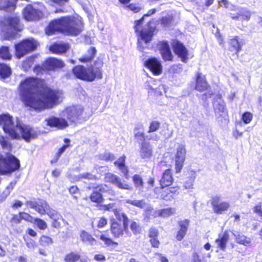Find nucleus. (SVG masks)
I'll use <instances>...</instances> for the list:
<instances>
[{"instance_id": "2f4dec72", "label": "nucleus", "mask_w": 262, "mask_h": 262, "mask_svg": "<svg viewBox=\"0 0 262 262\" xmlns=\"http://www.w3.org/2000/svg\"><path fill=\"white\" fill-rule=\"evenodd\" d=\"M25 42H20L15 45V55L18 58H20L25 56L27 53H29V51H26Z\"/></svg>"}, {"instance_id": "3c124183", "label": "nucleus", "mask_w": 262, "mask_h": 262, "mask_svg": "<svg viewBox=\"0 0 262 262\" xmlns=\"http://www.w3.org/2000/svg\"><path fill=\"white\" fill-rule=\"evenodd\" d=\"M39 242L40 245L43 246H49L52 244V239L48 236L42 235L41 236Z\"/></svg>"}, {"instance_id": "69168bd1", "label": "nucleus", "mask_w": 262, "mask_h": 262, "mask_svg": "<svg viewBox=\"0 0 262 262\" xmlns=\"http://www.w3.org/2000/svg\"><path fill=\"white\" fill-rule=\"evenodd\" d=\"M81 178L87 179L88 180H95L96 177L90 173H85L81 175Z\"/></svg>"}, {"instance_id": "f257e3e1", "label": "nucleus", "mask_w": 262, "mask_h": 262, "mask_svg": "<svg viewBox=\"0 0 262 262\" xmlns=\"http://www.w3.org/2000/svg\"><path fill=\"white\" fill-rule=\"evenodd\" d=\"M19 92L21 100L30 108L41 111L56 105L62 97L60 91L53 90L43 85V81L29 77L20 82Z\"/></svg>"}, {"instance_id": "58836bf2", "label": "nucleus", "mask_w": 262, "mask_h": 262, "mask_svg": "<svg viewBox=\"0 0 262 262\" xmlns=\"http://www.w3.org/2000/svg\"><path fill=\"white\" fill-rule=\"evenodd\" d=\"M80 257L79 254L75 252H71L65 256L64 259L66 262H77Z\"/></svg>"}, {"instance_id": "ddd939ff", "label": "nucleus", "mask_w": 262, "mask_h": 262, "mask_svg": "<svg viewBox=\"0 0 262 262\" xmlns=\"http://www.w3.org/2000/svg\"><path fill=\"white\" fill-rule=\"evenodd\" d=\"M186 149L184 145H179L177 147L175 157V166L176 172H180L185 159Z\"/></svg>"}, {"instance_id": "f3484780", "label": "nucleus", "mask_w": 262, "mask_h": 262, "mask_svg": "<svg viewBox=\"0 0 262 262\" xmlns=\"http://www.w3.org/2000/svg\"><path fill=\"white\" fill-rule=\"evenodd\" d=\"M115 204H109L104 206V208L108 211L112 210L115 216L120 221L123 222V226L125 229L128 226V219L126 215L122 212L120 209L115 208Z\"/></svg>"}, {"instance_id": "4be33fe9", "label": "nucleus", "mask_w": 262, "mask_h": 262, "mask_svg": "<svg viewBox=\"0 0 262 262\" xmlns=\"http://www.w3.org/2000/svg\"><path fill=\"white\" fill-rule=\"evenodd\" d=\"M140 155L143 159H149L152 155V148L151 145L147 142H143L141 144Z\"/></svg>"}, {"instance_id": "f03ea898", "label": "nucleus", "mask_w": 262, "mask_h": 262, "mask_svg": "<svg viewBox=\"0 0 262 262\" xmlns=\"http://www.w3.org/2000/svg\"><path fill=\"white\" fill-rule=\"evenodd\" d=\"M12 116L9 114L0 115V127L4 132L12 139H24L27 142L36 138L38 135L36 129L16 121V124L13 121Z\"/></svg>"}, {"instance_id": "37998d69", "label": "nucleus", "mask_w": 262, "mask_h": 262, "mask_svg": "<svg viewBox=\"0 0 262 262\" xmlns=\"http://www.w3.org/2000/svg\"><path fill=\"white\" fill-rule=\"evenodd\" d=\"M230 45L234 48L237 52H239L241 49L242 45L238 40V37L235 36L232 39H230L229 42Z\"/></svg>"}, {"instance_id": "13d9d810", "label": "nucleus", "mask_w": 262, "mask_h": 262, "mask_svg": "<svg viewBox=\"0 0 262 262\" xmlns=\"http://www.w3.org/2000/svg\"><path fill=\"white\" fill-rule=\"evenodd\" d=\"M33 60L34 58L31 57L24 61L22 64L23 68L27 71L32 66Z\"/></svg>"}, {"instance_id": "2eb2a0df", "label": "nucleus", "mask_w": 262, "mask_h": 262, "mask_svg": "<svg viewBox=\"0 0 262 262\" xmlns=\"http://www.w3.org/2000/svg\"><path fill=\"white\" fill-rule=\"evenodd\" d=\"M172 46L174 53L181 58V61L187 62L188 60V52L186 48L178 41H174Z\"/></svg>"}, {"instance_id": "338daca9", "label": "nucleus", "mask_w": 262, "mask_h": 262, "mask_svg": "<svg viewBox=\"0 0 262 262\" xmlns=\"http://www.w3.org/2000/svg\"><path fill=\"white\" fill-rule=\"evenodd\" d=\"M192 262H203L200 256L196 252H193L192 255Z\"/></svg>"}, {"instance_id": "dca6fc26", "label": "nucleus", "mask_w": 262, "mask_h": 262, "mask_svg": "<svg viewBox=\"0 0 262 262\" xmlns=\"http://www.w3.org/2000/svg\"><path fill=\"white\" fill-rule=\"evenodd\" d=\"M176 212L174 208H167L159 210H155L150 207H148L147 210V214L148 215H151L154 217L161 216L163 217H167L174 214Z\"/></svg>"}, {"instance_id": "49530a36", "label": "nucleus", "mask_w": 262, "mask_h": 262, "mask_svg": "<svg viewBox=\"0 0 262 262\" xmlns=\"http://www.w3.org/2000/svg\"><path fill=\"white\" fill-rule=\"evenodd\" d=\"M46 214H47L53 220H62V216L56 210L51 208L50 207L48 209Z\"/></svg>"}, {"instance_id": "9b49d317", "label": "nucleus", "mask_w": 262, "mask_h": 262, "mask_svg": "<svg viewBox=\"0 0 262 262\" xmlns=\"http://www.w3.org/2000/svg\"><path fill=\"white\" fill-rule=\"evenodd\" d=\"M211 205L213 211L217 214H222L224 211H227L230 207L228 202L222 201L218 196L212 198Z\"/></svg>"}, {"instance_id": "c85d7f7f", "label": "nucleus", "mask_w": 262, "mask_h": 262, "mask_svg": "<svg viewBox=\"0 0 262 262\" xmlns=\"http://www.w3.org/2000/svg\"><path fill=\"white\" fill-rule=\"evenodd\" d=\"M80 240L85 244L91 246L96 244V239L88 232L84 230H82L80 233Z\"/></svg>"}, {"instance_id": "1a4fd4ad", "label": "nucleus", "mask_w": 262, "mask_h": 262, "mask_svg": "<svg viewBox=\"0 0 262 262\" xmlns=\"http://www.w3.org/2000/svg\"><path fill=\"white\" fill-rule=\"evenodd\" d=\"M106 185H100L96 187H94L95 189L93 191V193L90 195L91 200L95 203H99L102 202L103 198L101 193L106 192L108 194H111L113 196L115 195V191L112 189L107 190L106 189Z\"/></svg>"}, {"instance_id": "f8f14e48", "label": "nucleus", "mask_w": 262, "mask_h": 262, "mask_svg": "<svg viewBox=\"0 0 262 262\" xmlns=\"http://www.w3.org/2000/svg\"><path fill=\"white\" fill-rule=\"evenodd\" d=\"M145 67L148 69L154 75H160L163 70V67L159 60L156 58H151L145 62Z\"/></svg>"}, {"instance_id": "c9c22d12", "label": "nucleus", "mask_w": 262, "mask_h": 262, "mask_svg": "<svg viewBox=\"0 0 262 262\" xmlns=\"http://www.w3.org/2000/svg\"><path fill=\"white\" fill-rule=\"evenodd\" d=\"M233 234L235 237L237 243L244 245L246 246H248L251 243V240L250 238L247 237L242 234H239L238 232L233 233Z\"/></svg>"}, {"instance_id": "a18cd8bd", "label": "nucleus", "mask_w": 262, "mask_h": 262, "mask_svg": "<svg viewBox=\"0 0 262 262\" xmlns=\"http://www.w3.org/2000/svg\"><path fill=\"white\" fill-rule=\"evenodd\" d=\"M64 141L66 144L63 145L59 149L58 152L55 155V159L54 160H52V163L53 162H56L58 160L61 154L65 151L66 148L69 146V143L70 142L69 139H65Z\"/></svg>"}, {"instance_id": "79ce46f5", "label": "nucleus", "mask_w": 262, "mask_h": 262, "mask_svg": "<svg viewBox=\"0 0 262 262\" xmlns=\"http://www.w3.org/2000/svg\"><path fill=\"white\" fill-rule=\"evenodd\" d=\"M96 49L94 47H91L88 51V55L79 59L82 62H86L91 61L94 57L96 54Z\"/></svg>"}, {"instance_id": "b1692460", "label": "nucleus", "mask_w": 262, "mask_h": 262, "mask_svg": "<svg viewBox=\"0 0 262 262\" xmlns=\"http://www.w3.org/2000/svg\"><path fill=\"white\" fill-rule=\"evenodd\" d=\"M172 173L170 169H166L163 173L160 182L162 187H165L171 185L173 182Z\"/></svg>"}, {"instance_id": "412c9836", "label": "nucleus", "mask_w": 262, "mask_h": 262, "mask_svg": "<svg viewBox=\"0 0 262 262\" xmlns=\"http://www.w3.org/2000/svg\"><path fill=\"white\" fill-rule=\"evenodd\" d=\"M160 53L165 61H171L173 56L167 42H162L160 45Z\"/></svg>"}, {"instance_id": "aec40b11", "label": "nucleus", "mask_w": 262, "mask_h": 262, "mask_svg": "<svg viewBox=\"0 0 262 262\" xmlns=\"http://www.w3.org/2000/svg\"><path fill=\"white\" fill-rule=\"evenodd\" d=\"M45 121L48 126L59 129H63L68 126V122L63 118L52 116L46 119Z\"/></svg>"}, {"instance_id": "603ef678", "label": "nucleus", "mask_w": 262, "mask_h": 262, "mask_svg": "<svg viewBox=\"0 0 262 262\" xmlns=\"http://www.w3.org/2000/svg\"><path fill=\"white\" fill-rule=\"evenodd\" d=\"M41 230H45L47 227V224L45 221L39 219H34L33 222Z\"/></svg>"}, {"instance_id": "7ed1b4c3", "label": "nucleus", "mask_w": 262, "mask_h": 262, "mask_svg": "<svg viewBox=\"0 0 262 262\" xmlns=\"http://www.w3.org/2000/svg\"><path fill=\"white\" fill-rule=\"evenodd\" d=\"M83 27L81 18L62 17L50 23L46 29V33L49 35H53L57 32L67 35L77 36L82 32Z\"/></svg>"}, {"instance_id": "8fccbe9b", "label": "nucleus", "mask_w": 262, "mask_h": 262, "mask_svg": "<svg viewBox=\"0 0 262 262\" xmlns=\"http://www.w3.org/2000/svg\"><path fill=\"white\" fill-rule=\"evenodd\" d=\"M126 202L127 203L130 204L134 206L138 207L141 208H143L146 207V204L144 202L143 200H127L126 201Z\"/></svg>"}, {"instance_id": "c03bdc74", "label": "nucleus", "mask_w": 262, "mask_h": 262, "mask_svg": "<svg viewBox=\"0 0 262 262\" xmlns=\"http://www.w3.org/2000/svg\"><path fill=\"white\" fill-rule=\"evenodd\" d=\"M64 141L66 144L63 145L59 149L58 152L55 155V159L54 160H52V163L53 162H56L58 160L61 154L65 151L66 148L69 146V143L70 142L69 139H65Z\"/></svg>"}, {"instance_id": "774afa93", "label": "nucleus", "mask_w": 262, "mask_h": 262, "mask_svg": "<svg viewBox=\"0 0 262 262\" xmlns=\"http://www.w3.org/2000/svg\"><path fill=\"white\" fill-rule=\"evenodd\" d=\"M158 231L156 228H151L149 230V235L151 238L156 237L158 236Z\"/></svg>"}, {"instance_id": "5701e85b", "label": "nucleus", "mask_w": 262, "mask_h": 262, "mask_svg": "<svg viewBox=\"0 0 262 262\" xmlns=\"http://www.w3.org/2000/svg\"><path fill=\"white\" fill-rule=\"evenodd\" d=\"M63 62L59 59L54 58L48 59L44 64L45 67L49 70H53L56 68L63 67Z\"/></svg>"}, {"instance_id": "4c0bfd02", "label": "nucleus", "mask_w": 262, "mask_h": 262, "mask_svg": "<svg viewBox=\"0 0 262 262\" xmlns=\"http://www.w3.org/2000/svg\"><path fill=\"white\" fill-rule=\"evenodd\" d=\"M134 132L135 138L138 141H143L145 139L143 129L141 126L136 127Z\"/></svg>"}, {"instance_id": "864d4df0", "label": "nucleus", "mask_w": 262, "mask_h": 262, "mask_svg": "<svg viewBox=\"0 0 262 262\" xmlns=\"http://www.w3.org/2000/svg\"><path fill=\"white\" fill-rule=\"evenodd\" d=\"M253 211L262 220V204L261 203H259L254 206Z\"/></svg>"}, {"instance_id": "20e7f679", "label": "nucleus", "mask_w": 262, "mask_h": 262, "mask_svg": "<svg viewBox=\"0 0 262 262\" xmlns=\"http://www.w3.org/2000/svg\"><path fill=\"white\" fill-rule=\"evenodd\" d=\"M0 144L4 150L9 152L12 145L3 136L0 135ZM19 161L13 155L7 152L5 155H0V175H7L18 169Z\"/></svg>"}, {"instance_id": "f704fd0d", "label": "nucleus", "mask_w": 262, "mask_h": 262, "mask_svg": "<svg viewBox=\"0 0 262 262\" xmlns=\"http://www.w3.org/2000/svg\"><path fill=\"white\" fill-rule=\"evenodd\" d=\"M17 0H0V10L8 9L9 10L14 9L15 3Z\"/></svg>"}, {"instance_id": "393cba45", "label": "nucleus", "mask_w": 262, "mask_h": 262, "mask_svg": "<svg viewBox=\"0 0 262 262\" xmlns=\"http://www.w3.org/2000/svg\"><path fill=\"white\" fill-rule=\"evenodd\" d=\"M229 239V235L228 231H225L222 234L219 235V238L215 240V242L218 247L222 250H225Z\"/></svg>"}, {"instance_id": "c756f323", "label": "nucleus", "mask_w": 262, "mask_h": 262, "mask_svg": "<svg viewBox=\"0 0 262 262\" xmlns=\"http://www.w3.org/2000/svg\"><path fill=\"white\" fill-rule=\"evenodd\" d=\"M123 229L121 225L118 224L116 222H114L112 224L111 226V232L112 234L114 235L115 237H119L120 236H122L123 234V231H126L127 229V227L125 230L124 226Z\"/></svg>"}, {"instance_id": "4d7b16f0", "label": "nucleus", "mask_w": 262, "mask_h": 262, "mask_svg": "<svg viewBox=\"0 0 262 262\" xmlns=\"http://www.w3.org/2000/svg\"><path fill=\"white\" fill-rule=\"evenodd\" d=\"M253 118V115L250 112H245L242 115V120L245 124H249Z\"/></svg>"}, {"instance_id": "5fc2aeb1", "label": "nucleus", "mask_w": 262, "mask_h": 262, "mask_svg": "<svg viewBox=\"0 0 262 262\" xmlns=\"http://www.w3.org/2000/svg\"><path fill=\"white\" fill-rule=\"evenodd\" d=\"M133 181L135 184V187L139 188H142L143 180L140 176L135 174L133 177Z\"/></svg>"}, {"instance_id": "6e6d98bb", "label": "nucleus", "mask_w": 262, "mask_h": 262, "mask_svg": "<svg viewBox=\"0 0 262 262\" xmlns=\"http://www.w3.org/2000/svg\"><path fill=\"white\" fill-rule=\"evenodd\" d=\"M160 123L158 121H152L151 122L148 133H152L157 131L160 127Z\"/></svg>"}, {"instance_id": "0eeeda50", "label": "nucleus", "mask_w": 262, "mask_h": 262, "mask_svg": "<svg viewBox=\"0 0 262 262\" xmlns=\"http://www.w3.org/2000/svg\"><path fill=\"white\" fill-rule=\"evenodd\" d=\"M73 73L77 78L87 81H92L96 77L101 78V73L99 70L94 72L91 69H86L82 66L75 67Z\"/></svg>"}, {"instance_id": "bb28decb", "label": "nucleus", "mask_w": 262, "mask_h": 262, "mask_svg": "<svg viewBox=\"0 0 262 262\" xmlns=\"http://www.w3.org/2000/svg\"><path fill=\"white\" fill-rule=\"evenodd\" d=\"M125 160V157L123 156L120 157L117 161H116L115 162V164L121 171V172L124 177L126 179H128V170L127 167L124 165Z\"/></svg>"}, {"instance_id": "e2e57ef3", "label": "nucleus", "mask_w": 262, "mask_h": 262, "mask_svg": "<svg viewBox=\"0 0 262 262\" xmlns=\"http://www.w3.org/2000/svg\"><path fill=\"white\" fill-rule=\"evenodd\" d=\"M126 8L130 10L131 11H133L135 13H137L139 12L141 10V8L139 6L133 4H131L128 6H127Z\"/></svg>"}, {"instance_id": "052dcab7", "label": "nucleus", "mask_w": 262, "mask_h": 262, "mask_svg": "<svg viewBox=\"0 0 262 262\" xmlns=\"http://www.w3.org/2000/svg\"><path fill=\"white\" fill-rule=\"evenodd\" d=\"M103 66V62L101 60H98L95 61L94 63V66L92 68H90L91 70H93L94 72H96L97 71H99L101 72V68ZM102 74V73H101Z\"/></svg>"}, {"instance_id": "6e6552de", "label": "nucleus", "mask_w": 262, "mask_h": 262, "mask_svg": "<svg viewBox=\"0 0 262 262\" xmlns=\"http://www.w3.org/2000/svg\"><path fill=\"white\" fill-rule=\"evenodd\" d=\"M83 111V108L80 105L72 106L67 108L61 115L62 117L67 118L71 122H75L78 120Z\"/></svg>"}, {"instance_id": "39448f33", "label": "nucleus", "mask_w": 262, "mask_h": 262, "mask_svg": "<svg viewBox=\"0 0 262 262\" xmlns=\"http://www.w3.org/2000/svg\"><path fill=\"white\" fill-rule=\"evenodd\" d=\"M156 12L155 9H151L146 14H144L142 18L135 22L134 28L138 36V48L140 51H142L144 49L142 42L145 43L149 42L152 39L154 32L156 29L155 26H151V22L144 25V17L149 16L155 14Z\"/></svg>"}, {"instance_id": "bf43d9fd", "label": "nucleus", "mask_w": 262, "mask_h": 262, "mask_svg": "<svg viewBox=\"0 0 262 262\" xmlns=\"http://www.w3.org/2000/svg\"><path fill=\"white\" fill-rule=\"evenodd\" d=\"M19 217L21 219L25 220L26 221L33 223L34 218L31 216L30 214L26 212H21L19 213Z\"/></svg>"}, {"instance_id": "cd10ccee", "label": "nucleus", "mask_w": 262, "mask_h": 262, "mask_svg": "<svg viewBox=\"0 0 262 262\" xmlns=\"http://www.w3.org/2000/svg\"><path fill=\"white\" fill-rule=\"evenodd\" d=\"M189 223V221L187 220L179 222L180 229L178 232L176 237L178 241H181L185 236L187 231Z\"/></svg>"}, {"instance_id": "7c9ffc66", "label": "nucleus", "mask_w": 262, "mask_h": 262, "mask_svg": "<svg viewBox=\"0 0 262 262\" xmlns=\"http://www.w3.org/2000/svg\"><path fill=\"white\" fill-rule=\"evenodd\" d=\"M69 49L68 45L66 43H55L50 48V50L53 53L60 54L64 53Z\"/></svg>"}, {"instance_id": "0e129e2a", "label": "nucleus", "mask_w": 262, "mask_h": 262, "mask_svg": "<svg viewBox=\"0 0 262 262\" xmlns=\"http://www.w3.org/2000/svg\"><path fill=\"white\" fill-rule=\"evenodd\" d=\"M101 159L105 161H112L114 159V156L113 154L111 153L106 152L101 158Z\"/></svg>"}, {"instance_id": "9d476101", "label": "nucleus", "mask_w": 262, "mask_h": 262, "mask_svg": "<svg viewBox=\"0 0 262 262\" xmlns=\"http://www.w3.org/2000/svg\"><path fill=\"white\" fill-rule=\"evenodd\" d=\"M105 181L110 182L118 188L125 190H130L132 188L125 181L121 180L117 176L112 173H107L104 178Z\"/></svg>"}, {"instance_id": "423d86ee", "label": "nucleus", "mask_w": 262, "mask_h": 262, "mask_svg": "<svg viewBox=\"0 0 262 262\" xmlns=\"http://www.w3.org/2000/svg\"><path fill=\"white\" fill-rule=\"evenodd\" d=\"M23 29L19 18L16 16L5 17L0 20L1 35L4 39L11 40L15 38L17 32Z\"/></svg>"}, {"instance_id": "72a5a7b5", "label": "nucleus", "mask_w": 262, "mask_h": 262, "mask_svg": "<svg viewBox=\"0 0 262 262\" xmlns=\"http://www.w3.org/2000/svg\"><path fill=\"white\" fill-rule=\"evenodd\" d=\"M251 17V13L245 9L240 10L237 15H233L231 18L233 19H240L242 20H249Z\"/></svg>"}, {"instance_id": "ea45409f", "label": "nucleus", "mask_w": 262, "mask_h": 262, "mask_svg": "<svg viewBox=\"0 0 262 262\" xmlns=\"http://www.w3.org/2000/svg\"><path fill=\"white\" fill-rule=\"evenodd\" d=\"M196 177V174L194 172H191L190 176L184 183V186L186 189H192L193 182Z\"/></svg>"}, {"instance_id": "a878e982", "label": "nucleus", "mask_w": 262, "mask_h": 262, "mask_svg": "<svg viewBox=\"0 0 262 262\" xmlns=\"http://www.w3.org/2000/svg\"><path fill=\"white\" fill-rule=\"evenodd\" d=\"M208 88V84L206 81L205 76L201 73H198L196 81L195 89L196 90L203 92Z\"/></svg>"}, {"instance_id": "09e8293b", "label": "nucleus", "mask_w": 262, "mask_h": 262, "mask_svg": "<svg viewBox=\"0 0 262 262\" xmlns=\"http://www.w3.org/2000/svg\"><path fill=\"white\" fill-rule=\"evenodd\" d=\"M99 238L101 240L104 242L105 245L107 246H113L114 245H118L117 243L113 241L106 234H101L100 235Z\"/></svg>"}, {"instance_id": "a19ab883", "label": "nucleus", "mask_w": 262, "mask_h": 262, "mask_svg": "<svg viewBox=\"0 0 262 262\" xmlns=\"http://www.w3.org/2000/svg\"><path fill=\"white\" fill-rule=\"evenodd\" d=\"M8 47H2L0 48V58L3 60H9L11 58Z\"/></svg>"}, {"instance_id": "4468645a", "label": "nucleus", "mask_w": 262, "mask_h": 262, "mask_svg": "<svg viewBox=\"0 0 262 262\" xmlns=\"http://www.w3.org/2000/svg\"><path fill=\"white\" fill-rule=\"evenodd\" d=\"M214 109L216 117L219 119L220 117L225 118L227 117V112L225 108V104L220 95L216 96V99L213 103Z\"/></svg>"}, {"instance_id": "473e14b6", "label": "nucleus", "mask_w": 262, "mask_h": 262, "mask_svg": "<svg viewBox=\"0 0 262 262\" xmlns=\"http://www.w3.org/2000/svg\"><path fill=\"white\" fill-rule=\"evenodd\" d=\"M11 73V69L9 66L5 63H0L1 79H5L9 77Z\"/></svg>"}, {"instance_id": "a211bd4d", "label": "nucleus", "mask_w": 262, "mask_h": 262, "mask_svg": "<svg viewBox=\"0 0 262 262\" xmlns=\"http://www.w3.org/2000/svg\"><path fill=\"white\" fill-rule=\"evenodd\" d=\"M27 204L41 215L46 214L50 207L47 202L43 200H38L36 202L28 201Z\"/></svg>"}, {"instance_id": "680f3d73", "label": "nucleus", "mask_w": 262, "mask_h": 262, "mask_svg": "<svg viewBox=\"0 0 262 262\" xmlns=\"http://www.w3.org/2000/svg\"><path fill=\"white\" fill-rule=\"evenodd\" d=\"M130 229L134 233L137 234L140 232V228L139 225L135 222H133L130 225Z\"/></svg>"}, {"instance_id": "de8ad7c7", "label": "nucleus", "mask_w": 262, "mask_h": 262, "mask_svg": "<svg viewBox=\"0 0 262 262\" xmlns=\"http://www.w3.org/2000/svg\"><path fill=\"white\" fill-rule=\"evenodd\" d=\"M13 188V185L11 183L5 189L3 193L0 195V202H3L6 199V198L10 194Z\"/></svg>"}, {"instance_id": "6ab92c4d", "label": "nucleus", "mask_w": 262, "mask_h": 262, "mask_svg": "<svg viewBox=\"0 0 262 262\" xmlns=\"http://www.w3.org/2000/svg\"><path fill=\"white\" fill-rule=\"evenodd\" d=\"M23 14L25 19L28 21L38 20L42 15L40 11L34 9L32 6L30 5L24 9Z\"/></svg>"}, {"instance_id": "e433bc0d", "label": "nucleus", "mask_w": 262, "mask_h": 262, "mask_svg": "<svg viewBox=\"0 0 262 262\" xmlns=\"http://www.w3.org/2000/svg\"><path fill=\"white\" fill-rule=\"evenodd\" d=\"M25 42L26 51H29V52H32L35 50L38 46L37 42L33 38H28L22 41Z\"/></svg>"}]
</instances>
